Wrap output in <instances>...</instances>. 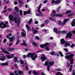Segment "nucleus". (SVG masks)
<instances>
[{"instance_id": "obj_35", "label": "nucleus", "mask_w": 75, "mask_h": 75, "mask_svg": "<svg viewBox=\"0 0 75 75\" xmlns=\"http://www.w3.org/2000/svg\"><path fill=\"white\" fill-rule=\"evenodd\" d=\"M59 54L60 55L61 57H63L64 56V55H63L62 53V52H59Z\"/></svg>"}, {"instance_id": "obj_9", "label": "nucleus", "mask_w": 75, "mask_h": 75, "mask_svg": "<svg viewBox=\"0 0 75 75\" xmlns=\"http://www.w3.org/2000/svg\"><path fill=\"white\" fill-rule=\"evenodd\" d=\"M54 0H52L51 2L52 4H54V3H55V4H57L61 2V0H58L56 1H54Z\"/></svg>"}, {"instance_id": "obj_49", "label": "nucleus", "mask_w": 75, "mask_h": 75, "mask_svg": "<svg viewBox=\"0 0 75 75\" xmlns=\"http://www.w3.org/2000/svg\"><path fill=\"white\" fill-rule=\"evenodd\" d=\"M14 4H15V5H17V4H18V3L16 1H15L14 2Z\"/></svg>"}, {"instance_id": "obj_52", "label": "nucleus", "mask_w": 75, "mask_h": 75, "mask_svg": "<svg viewBox=\"0 0 75 75\" xmlns=\"http://www.w3.org/2000/svg\"><path fill=\"white\" fill-rule=\"evenodd\" d=\"M22 11L21 10H20V14L21 16H22V15H23V13H22Z\"/></svg>"}, {"instance_id": "obj_1", "label": "nucleus", "mask_w": 75, "mask_h": 75, "mask_svg": "<svg viewBox=\"0 0 75 75\" xmlns=\"http://www.w3.org/2000/svg\"><path fill=\"white\" fill-rule=\"evenodd\" d=\"M8 17L9 18L10 21L13 22L14 20L15 23H16L17 24V26L18 27L21 22L20 21V17H17L16 18H14L13 16L11 15H9Z\"/></svg>"}, {"instance_id": "obj_27", "label": "nucleus", "mask_w": 75, "mask_h": 75, "mask_svg": "<svg viewBox=\"0 0 75 75\" xmlns=\"http://www.w3.org/2000/svg\"><path fill=\"white\" fill-rule=\"evenodd\" d=\"M15 10L16 11V12H18V8L17 6H16L15 7Z\"/></svg>"}, {"instance_id": "obj_34", "label": "nucleus", "mask_w": 75, "mask_h": 75, "mask_svg": "<svg viewBox=\"0 0 75 75\" xmlns=\"http://www.w3.org/2000/svg\"><path fill=\"white\" fill-rule=\"evenodd\" d=\"M8 51H10V52H11V48L8 47Z\"/></svg>"}, {"instance_id": "obj_60", "label": "nucleus", "mask_w": 75, "mask_h": 75, "mask_svg": "<svg viewBox=\"0 0 75 75\" xmlns=\"http://www.w3.org/2000/svg\"><path fill=\"white\" fill-rule=\"evenodd\" d=\"M57 54L58 53H57V52H54V55H56V54Z\"/></svg>"}, {"instance_id": "obj_50", "label": "nucleus", "mask_w": 75, "mask_h": 75, "mask_svg": "<svg viewBox=\"0 0 75 75\" xmlns=\"http://www.w3.org/2000/svg\"><path fill=\"white\" fill-rule=\"evenodd\" d=\"M47 51H50V49H49V47H47L45 48Z\"/></svg>"}, {"instance_id": "obj_24", "label": "nucleus", "mask_w": 75, "mask_h": 75, "mask_svg": "<svg viewBox=\"0 0 75 75\" xmlns=\"http://www.w3.org/2000/svg\"><path fill=\"white\" fill-rule=\"evenodd\" d=\"M20 62L21 64H22V65H23L24 64V61L23 60L21 59L20 60Z\"/></svg>"}, {"instance_id": "obj_56", "label": "nucleus", "mask_w": 75, "mask_h": 75, "mask_svg": "<svg viewBox=\"0 0 75 75\" xmlns=\"http://www.w3.org/2000/svg\"><path fill=\"white\" fill-rule=\"evenodd\" d=\"M38 23V21H35V24H37Z\"/></svg>"}, {"instance_id": "obj_16", "label": "nucleus", "mask_w": 75, "mask_h": 75, "mask_svg": "<svg viewBox=\"0 0 75 75\" xmlns=\"http://www.w3.org/2000/svg\"><path fill=\"white\" fill-rule=\"evenodd\" d=\"M41 58L42 61H44L47 60V57L45 56H42Z\"/></svg>"}, {"instance_id": "obj_58", "label": "nucleus", "mask_w": 75, "mask_h": 75, "mask_svg": "<svg viewBox=\"0 0 75 75\" xmlns=\"http://www.w3.org/2000/svg\"><path fill=\"white\" fill-rule=\"evenodd\" d=\"M47 1H46V0H45V1H44V4H45V3H47Z\"/></svg>"}, {"instance_id": "obj_5", "label": "nucleus", "mask_w": 75, "mask_h": 75, "mask_svg": "<svg viewBox=\"0 0 75 75\" xmlns=\"http://www.w3.org/2000/svg\"><path fill=\"white\" fill-rule=\"evenodd\" d=\"M60 42L62 45H64L65 43H66L65 47H67V45H68L69 46H71V45L69 44V43H66L67 42V41L64 40V39H61Z\"/></svg>"}, {"instance_id": "obj_33", "label": "nucleus", "mask_w": 75, "mask_h": 75, "mask_svg": "<svg viewBox=\"0 0 75 75\" xmlns=\"http://www.w3.org/2000/svg\"><path fill=\"white\" fill-rule=\"evenodd\" d=\"M56 75H63L60 72H58L57 74H56Z\"/></svg>"}, {"instance_id": "obj_45", "label": "nucleus", "mask_w": 75, "mask_h": 75, "mask_svg": "<svg viewBox=\"0 0 75 75\" xmlns=\"http://www.w3.org/2000/svg\"><path fill=\"white\" fill-rule=\"evenodd\" d=\"M60 8H61V7L59 6L58 7V8H57V11H59L60 10Z\"/></svg>"}, {"instance_id": "obj_43", "label": "nucleus", "mask_w": 75, "mask_h": 75, "mask_svg": "<svg viewBox=\"0 0 75 75\" xmlns=\"http://www.w3.org/2000/svg\"><path fill=\"white\" fill-rule=\"evenodd\" d=\"M35 38H36V39H37V40H40V38H39V37L38 36H35Z\"/></svg>"}, {"instance_id": "obj_18", "label": "nucleus", "mask_w": 75, "mask_h": 75, "mask_svg": "<svg viewBox=\"0 0 75 75\" xmlns=\"http://www.w3.org/2000/svg\"><path fill=\"white\" fill-rule=\"evenodd\" d=\"M32 30L33 31V33L34 34H37V33H38V31L37 30H34V28H32Z\"/></svg>"}, {"instance_id": "obj_17", "label": "nucleus", "mask_w": 75, "mask_h": 75, "mask_svg": "<svg viewBox=\"0 0 75 75\" xmlns=\"http://www.w3.org/2000/svg\"><path fill=\"white\" fill-rule=\"evenodd\" d=\"M30 13H31V11L30 10H28V11L27 12V11L24 12V15H25L27 14H30Z\"/></svg>"}, {"instance_id": "obj_4", "label": "nucleus", "mask_w": 75, "mask_h": 75, "mask_svg": "<svg viewBox=\"0 0 75 75\" xmlns=\"http://www.w3.org/2000/svg\"><path fill=\"white\" fill-rule=\"evenodd\" d=\"M51 16L52 17H54V16H55V17H62L63 16L62 15H61L59 14H55V11H53L52 13L51 14Z\"/></svg>"}, {"instance_id": "obj_57", "label": "nucleus", "mask_w": 75, "mask_h": 75, "mask_svg": "<svg viewBox=\"0 0 75 75\" xmlns=\"http://www.w3.org/2000/svg\"><path fill=\"white\" fill-rule=\"evenodd\" d=\"M6 41H7V39H5L4 40V42L5 43L6 42Z\"/></svg>"}, {"instance_id": "obj_48", "label": "nucleus", "mask_w": 75, "mask_h": 75, "mask_svg": "<svg viewBox=\"0 0 75 75\" xmlns=\"http://www.w3.org/2000/svg\"><path fill=\"white\" fill-rule=\"evenodd\" d=\"M73 13H71V14L68 15L67 16H68V17H70L71 16H73Z\"/></svg>"}, {"instance_id": "obj_53", "label": "nucleus", "mask_w": 75, "mask_h": 75, "mask_svg": "<svg viewBox=\"0 0 75 75\" xmlns=\"http://www.w3.org/2000/svg\"><path fill=\"white\" fill-rule=\"evenodd\" d=\"M19 42H20V40H18L17 41V42L16 43V45H17V44H18Z\"/></svg>"}, {"instance_id": "obj_51", "label": "nucleus", "mask_w": 75, "mask_h": 75, "mask_svg": "<svg viewBox=\"0 0 75 75\" xmlns=\"http://www.w3.org/2000/svg\"><path fill=\"white\" fill-rule=\"evenodd\" d=\"M64 51H65V52H68V49L67 48H64Z\"/></svg>"}, {"instance_id": "obj_13", "label": "nucleus", "mask_w": 75, "mask_h": 75, "mask_svg": "<svg viewBox=\"0 0 75 75\" xmlns=\"http://www.w3.org/2000/svg\"><path fill=\"white\" fill-rule=\"evenodd\" d=\"M72 35V34L71 33H69L67 35L66 37V38H68V37L69 38H71Z\"/></svg>"}, {"instance_id": "obj_42", "label": "nucleus", "mask_w": 75, "mask_h": 75, "mask_svg": "<svg viewBox=\"0 0 75 75\" xmlns=\"http://www.w3.org/2000/svg\"><path fill=\"white\" fill-rule=\"evenodd\" d=\"M50 20H52V21H55V19H52L51 17L49 18Z\"/></svg>"}, {"instance_id": "obj_30", "label": "nucleus", "mask_w": 75, "mask_h": 75, "mask_svg": "<svg viewBox=\"0 0 75 75\" xmlns=\"http://www.w3.org/2000/svg\"><path fill=\"white\" fill-rule=\"evenodd\" d=\"M33 45H35V47H37V44L36 43H35V42H33Z\"/></svg>"}, {"instance_id": "obj_12", "label": "nucleus", "mask_w": 75, "mask_h": 75, "mask_svg": "<svg viewBox=\"0 0 75 75\" xmlns=\"http://www.w3.org/2000/svg\"><path fill=\"white\" fill-rule=\"evenodd\" d=\"M48 45V43H46L44 45H40V47L41 48H44V47H45L46 46H47Z\"/></svg>"}, {"instance_id": "obj_46", "label": "nucleus", "mask_w": 75, "mask_h": 75, "mask_svg": "<svg viewBox=\"0 0 75 75\" xmlns=\"http://www.w3.org/2000/svg\"><path fill=\"white\" fill-rule=\"evenodd\" d=\"M56 71H61V69L59 68L57 69H56Z\"/></svg>"}, {"instance_id": "obj_15", "label": "nucleus", "mask_w": 75, "mask_h": 75, "mask_svg": "<svg viewBox=\"0 0 75 75\" xmlns=\"http://www.w3.org/2000/svg\"><path fill=\"white\" fill-rule=\"evenodd\" d=\"M1 50H2V51H3V52L4 53H6V54H10V52H8V51L6 50L5 49H3L2 48H1Z\"/></svg>"}, {"instance_id": "obj_36", "label": "nucleus", "mask_w": 75, "mask_h": 75, "mask_svg": "<svg viewBox=\"0 0 75 75\" xmlns=\"http://www.w3.org/2000/svg\"><path fill=\"white\" fill-rule=\"evenodd\" d=\"M48 71H50V67L49 66H48L47 67Z\"/></svg>"}, {"instance_id": "obj_55", "label": "nucleus", "mask_w": 75, "mask_h": 75, "mask_svg": "<svg viewBox=\"0 0 75 75\" xmlns=\"http://www.w3.org/2000/svg\"><path fill=\"white\" fill-rule=\"evenodd\" d=\"M74 46H75V45H74V44H72L70 47L71 48H73V47H74Z\"/></svg>"}, {"instance_id": "obj_22", "label": "nucleus", "mask_w": 75, "mask_h": 75, "mask_svg": "<svg viewBox=\"0 0 75 75\" xmlns=\"http://www.w3.org/2000/svg\"><path fill=\"white\" fill-rule=\"evenodd\" d=\"M1 57H3V58H1V57H0V60H1L2 61H4V60H5V59H4V58H5V57L1 56Z\"/></svg>"}, {"instance_id": "obj_62", "label": "nucleus", "mask_w": 75, "mask_h": 75, "mask_svg": "<svg viewBox=\"0 0 75 75\" xmlns=\"http://www.w3.org/2000/svg\"><path fill=\"white\" fill-rule=\"evenodd\" d=\"M72 33L74 34H75V30H73L72 31Z\"/></svg>"}, {"instance_id": "obj_3", "label": "nucleus", "mask_w": 75, "mask_h": 75, "mask_svg": "<svg viewBox=\"0 0 75 75\" xmlns=\"http://www.w3.org/2000/svg\"><path fill=\"white\" fill-rule=\"evenodd\" d=\"M54 64V62H52L50 61H46L45 63V65L46 66H47L48 65L50 66H52Z\"/></svg>"}, {"instance_id": "obj_41", "label": "nucleus", "mask_w": 75, "mask_h": 75, "mask_svg": "<svg viewBox=\"0 0 75 75\" xmlns=\"http://www.w3.org/2000/svg\"><path fill=\"white\" fill-rule=\"evenodd\" d=\"M73 72H74L72 74V75H75V70H73L72 71Z\"/></svg>"}, {"instance_id": "obj_14", "label": "nucleus", "mask_w": 75, "mask_h": 75, "mask_svg": "<svg viewBox=\"0 0 75 75\" xmlns=\"http://www.w3.org/2000/svg\"><path fill=\"white\" fill-rule=\"evenodd\" d=\"M22 31L23 32H21V35H22V36H26V34H25V32L23 29H22Z\"/></svg>"}, {"instance_id": "obj_20", "label": "nucleus", "mask_w": 75, "mask_h": 75, "mask_svg": "<svg viewBox=\"0 0 75 75\" xmlns=\"http://www.w3.org/2000/svg\"><path fill=\"white\" fill-rule=\"evenodd\" d=\"M75 21V19H74L73 20V21L71 23V25L72 26V27H73V26H75V21Z\"/></svg>"}, {"instance_id": "obj_39", "label": "nucleus", "mask_w": 75, "mask_h": 75, "mask_svg": "<svg viewBox=\"0 0 75 75\" xmlns=\"http://www.w3.org/2000/svg\"><path fill=\"white\" fill-rule=\"evenodd\" d=\"M72 66H70V69H69V71L70 72L72 71Z\"/></svg>"}, {"instance_id": "obj_2", "label": "nucleus", "mask_w": 75, "mask_h": 75, "mask_svg": "<svg viewBox=\"0 0 75 75\" xmlns=\"http://www.w3.org/2000/svg\"><path fill=\"white\" fill-rule=\"evenodd\" d=\"M23 57L24 58H26L27 57L28 58H31L33 60H35L37 58V55L35 54L34 53H29L27 56L23 55Z\"/></svg>"}, {"instance_id": "obj_21", "label": "nucleus", "mask_w": 75, "mask_h": 75, "mask_svg": "<svg viewBox=\"0 0 75 75\" xmlns=\"http://www.w3.org/2000/svg\"><path fill=\"white\" fill-rule=\"evenodd\" d=\"M23 43L21 44V45H25V46H27V45L26 44V42L24 40H23Z\"/></svg>"}, {"instance_id": "obj_10", "label": "nucleus", "mask_w": 75, "mask_h": 75, "mask_svg": "<svg viewBox=\"0 0 75 75\" xmlns=\"http://www.w3.org/2000/svg\"><path fill=\"white\" fill-rule=\"evenodd\" d=\"M71 59H70V64H73V62H74V59H73V58H72V57H73L74 56V54H71L70 55Z\"/></svg>"}, {"instance_id": "obj_32", "label": "nucleus", "mask_w": 75, "mask_h": 75, "mask_svg": "<svg viewBox=\"0 0 75 75\" xmlns=\"http://www.w3.org/2000/svg\"><path fill=\"white\" fill-rule=\"evenodd\" d=\"M54 30L55 32L57 34L58 33V31H57V28H54Z\"/></svg>"}, {"instance_id": "obj_23", "label": "nucleus", "mask_w": 75, "mask_h": 75, "mask_svg": "<svg viewBox=\"0 0 75 75\" xmlns=\"http://www.w3.org/2000/svg\"><path fill=\"white\" fill-rule=\"evenodd\" d=\"M8 63L7 62L1 63V65H8Z\"/></svg>"}, {"instance_id": "obj_26", "label": "nucleus", "mask_w": 75, "mask_h": 75, "mask_svg": "<svg viewBox=\"0 0 75 75\" xmlns=\"http://www.w3.org/2000/svg\"><path fill=\"white\" fill-rule=\"evenodd\" d=\"M33 21V19L31 18L29 20L28 22L29 24H31V22Z\"/></svg>"}, {"instance_id": "obj_40", "label": "nucleus", "mask_w": 75, "mask_h": 75, "mask_svg": "<svg viewBox=\"0 0 75 75\" xmlns=\"http://www.w3.org/2000/svg\"><path fill=\"white\" fill-rule=\"evenodd\" d=\"M50 21H49L48 20H46L45 21V23H46L47 24H48V23H50Z\"/></svg>"}, {"instance_id": "obj_11", "label": "nucleus", "mask_w": 75, "mask_h": 75, "mask_svg": "<svg viewBox=\"0 0 75 75\" xmlns=\"http://www.w3.org/2000/svg\"><path fill=\"white\" fill-rule=\"evenodd\" d=\"M14 54H11L10 55H6V56L7 57L8 59H11L12 58H13L14 57Z\"/></svg>"}, {"instance_id": "obj_28", "label": "nucleus", "mask_w": 75, "mask_h": 75, "mask_svg": "<svg viewBox=\"0 0 75 75\" xmlns=\"http://www.w3.org/2000/svg\"><path fill=\"white\" fill-rule=\"evenodd\" d=\"M33 74H34V75H38V74L37 73V72L35 71H33Z\"/></svg>"}, {"instance_id": "obj_37", "label": "nucleus", "mask_w": 75, "mask_h": 75, "mask_svg": "<svg viewBox=\"0 0 75 75\" xmlns=\"http://www.w3.org/2000/svg\"><path fill=\"white\" fill-rule=\"evenodd\" d=\"M19 3H20V4H23V2L20 0H19L18 1Z\"/></svg>"}, {"instance_id": "obj_25", "label": "nucleus", "mask_w": 75, "mask_h": 75, "mask_svg": "<svg viewBox=\"0 0 75 75\" xmlns=\"http://www.w3.org/2000/svg\"><path fill=\"white\" fill-rule=\"evenodd\" d=\"M23 71L20 70H19L18 71V74L19 75H22L23 74Z\"/></svg>"}, {"instance_id": "obj_7", "label": "nucleus", "mask_w": 75, "mask_h": 75, "mask_svg": "<svg viewBox=\"0 0 75 75\" xmlns=\"http://www.w3.org/2000/svg\"><path fill=\"white\" fill-rule=\"evenodd\" d=\"M7 27V25L4 24L3 22H0V28H4Z\"/></svg>"}, {"instance_id": "obj_61", "label": "nucleus", "mask_w": 75, "mask_h": 75, "mask_svg": "<svg viewBox=\"0 0 75 75\" xmlns=\"http://www.w3.org/2000/svg\"><path fill=\"white\" fill-rule=\"evenodd\" d=\"M8 11H11V8H8Z\"/></svg>"}, {"instance_id": "obj_44", "label": "nucleus", "mask_w": 75, "mask_h": 75, "mask_svg": "<svg viewBox=\"0 0 75 75\" xmlns=\"http://www.w3.org/2000/svg\"><path fill=\"white\" fill-rule=\"evenodd\" d=\"M14 59H15V62H17V58L16 57H14Z\"/></svg>"}, {"instance_id": "obj_47", "label": "nucleus", "mask_w": 75, "mask_h": 75, "mask_svg": "<svg viewBox=\"0 0 75 75\" xmlns=\"http://www.w3.org/2000/svg\"><path fill=\"white\" fill-rule=\"evenodd\" d=\"M50 54L52 55H54V51H53L52 52H51Z\"/></svg>"}, {"instance_id": "obj_19", "label": "nucleus", "mask_w": 75, "mask_h": 75, "mask_svg": "<svg viewBox=\"0 0 75 75\" xmlns=\"http://www.w3.org/2000/svg\"><path fill=\"white\" fill-rule=\"evenodd\" d=\"M65 58L66 59H70V60H71V56L69 55H66L65 56Z\"/></svg>"}, {"instance_id": "obj_64", "label": "nucleus", "mask_w": 75, "mask_h": 75, "mask_svg": "<svg viewBox=\"0 0 75 75\" xmlns=\"http://www.w3.org/2000/svg\"><path fill=\"white\" fill-rule=\"evenodd\" d=\"M10 75H14V74L13 73H10Z\"/></svg>"}, {"instance_id": "obj_6", "label": "nucleus", "mask_w": 75, "mask_h": 75, "mask_svg": "<svg viewBox=\"0 0 75 75\" xmlns=\"http://www.w3.org/2000/svg\"><path fill=\"white\" fill-rule=\"evenodd\" d=\"M68 18L64 19L63 23H62V22L61 21H59L58 22V24H59V25H61V24H62V25H64L66 24V23L68 21Z\"/></svg>"}, {"instance_id": "obj_63", "label": "nucleus", "mask_w": 75, "mask_h": 75, "mask_svg": "<svg viewBox=\"0 0 75 75\" xmlns=\"http://www.w3.org/2000/svg\"><path fill=\"white\" fill-rule=\"evenodd\" d=\"M41 75H46V74H44V73L42 72L41 73Z\"/></svg>"}, {"instance_id": "obj_59", "label": "nucleus", "mask_w": 75, "mask_h": 75, "mask_svg": "<svg viewBox=\"0 0 75 75\" xmlns=\"http://www.w3.org/2000/svg\"><path fill=\"white\" fill-rule=\"evenodd\" d=\"M69 54H71L70 52H67L65 53L66 55H69Z\"/></svg>"}, {"instance_id": "obj_8", "label": "nucleus", "mask_w": 75, "mask_h": 75, "mask_svg": "<svg viewBox=\"0 0 75 75\" xmlns=\"http://www.w3.org/2000/svg\"><path fill=\"white\" fill-rule=\"evenodd\" d=\"M41 7V4H40L38 8V11L39 13V15L40 16H43V14L41 13V11H40V8Z\"/></svg>"}, {"instance_id": "obj_54", "label": "nucleus", "mask_w": 75, "mask_h": 75, "mask_svg": "<svg viewBox=\"0 0 75 75\" xmlns=\"http://www.w3.org/2000/svg\"><path fill=\"white\" fill-rule=\"evenodd\" d=\"M71 11H68L66 13V14H68V13H71Z\"/></svg>"}, {"instance_id": "obj_31", "label": "nucleus", "mask_w": 75, "mask_h": 75, "mask_svg": "<svg viewBox=\"0 0 75 75\" xmlns=\"http://www.w3.org/2000/svg\"><path fill=\"white\" fill-rule=\"evenodd\" d=\"M67 32L65 30L62 31L61 32L62 34H66Z\"/></svg>"}, {"instance_id": "obj_38", "label": "nucleus", "mask_w": 75, "mask_h": 75, "mask_svg": "<svg viewBox=\"0 0 75 75\" xmlns=\"http://www.w3.org/2000/svg\"><path fill=\"white\" fill-rule=\"evenodd\" d=\"M13 38L12 37L10 38L9 41H11V42L13 41Z\"/></svg>"}, {"instance_id": "obj_29", "label": "nucleus", "mask_w": 75, "mask_h": 75, "mask_svg": "<svg viewBox=\"0 0 75 75\" xmlns=\"http://www.w3.org/2000/svg\"><path fill=\"white\" fill-rule=\"evenodd\" d=\"M26 27L27 30H30V28L29 27V26L28 25H26Z\"/></svg>"}]
</instances>
